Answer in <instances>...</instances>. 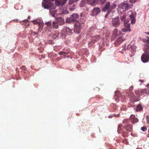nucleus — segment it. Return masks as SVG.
<instances>
[{
	"label": "nucleus",
	"instance_id": "nucleus-1",
	"mask_svg": "<svg viewBox=\"0 0 149 149\" xmlns=\"http://www.w3.org/2000/svg\"><path fill=\"white\" fill-rule=\"evenodd\" d=\"M122 125L119 124L118 127L117 132L118 133H122V135L123 137H125L127 136L128 132H131L132 130V125L127 124L124 125L123 127V128L127 130V132L124 131L122 129Z\"/></svg>",
	"mask_w": 149,
	"mask_h": 149
},
{
	"label": "nucleus",
	"instance_id": "nucleus-2",
	"mask_svg": "<svg viewBox=\"0 0 149 149\" xmlns=\"http://www.w3.org/2000/svg\"><path fill=\"white\" fill-rule=\"evenodd\" d=\"M127 95L129 96L130 97V100L132 102H135L139 100V95H138L137 92H136L135 94L132 92H127L126 93Z\"/></svg>",
	"mask_w": 149,
	"mask_h": 149
},
{
	"label": "nucleus",
	"instance_id": "nucleus-3",
	"mask_svg": "<svg viewBox=\"0 0 149 149\" xmlns=\"http://www.w3.org/2000/svg\"><path fill=\"white\" fill-rule=\"evenodd\" d=\"M118 7L120 10L122 12H124L130 8V6L127 3H123L119 4Z\"/></svg>",
	"mask_w": 149,
	"mask_h": 149
},
{
	"label": "nucleus",
	"instance_id": "nucleus-4",
	"mask_svg": "<svg viewBox=\"0 0 149 149\" xmlns=\"http://www.w3.org/2000/svg\"><path fill=\"white\" fill-rule=\"evenodd\" d=\"M120 20L118 17L112 18L111 21V25L115 27H118L120 24Z\"/></svg>",
	"mask_w": 149,
	"mask_h": 149
},
{
	"label": "nucleus",
	"instance_id": "nucleus-5",
	"mask_svg": "<svg viewBox=\"0 0 149 149\" xmlns=\"http://www.w3.org/2000/svg\"><path fill=\"white\" fill-rule=\"evenodd\" d=\"M97 1L95 0H82L80 4L81 6H84L87 3L93 6H95Z\"/></svg>",
	"mask_w": 149,
	"mask_h": 149
},
{
	"label": "nucleus",
	"instance_id": "nucleus-6",
	"mask_svg": "<svg viewBox=\"0 0 149 149\" xmlns=\"http://www.w3.org/2000/svg\"><path fill=\"white\" fill-rule=\"evenodd\" d=\"M82 28V24L77 21L74 25V31L76 33H79Z\"/></svg>",
	"mask_w": 149,
	"mask_h": 149
},
{
	"label": "nucleus",
	"instance_id": "nucleus-7",
	"mask_svg": "<svg viewBox=\"0 0 149 149\" xmlns=\"http://www.w3.org/2000/svg\"><path fill=\"white\" fill-rule=\"evenodd\" d=\"M122 33V32L120 30H118L117 29H115L113 31L111 39L114 40L118 36L120 35Z\"/></svg>",
	"mask_w": 149,
	"mask_h": 149
},
{
	"label": "nucleus",
	"instance_id": "nucleus-8",
	"mask_svg": "<svg viewBox=\"0 0 149 149\" xmlns=\"http://www.w3.org/2000/svg\"><path fill=\"white\" fill-rule=\"evenodd\" d=\"M141 60L143 63L147 62L149 60V54L145 52L141 56Z\"/></svg>",
	"mask_w": 149,
	"mask_h": 149
},
{
	"label": "nucleus",
	"instance_id": "nucleus-9",
	"mask_svg": "<svg viewBox=\"0 0 149 149\" xmlns=\"http://www.w3.org/2000/svg\"><path fill=\"white\" fill-rule=\"evenodd\" d=\"M125 40L123 36H122L118 38L115 41L114 45L115 46H118Z\"/></svg>",
	"mask_w": 149,
	"mask_h": 149
},
{
	"label": "nucleus",
	"instance_id": "nucleus-10",
	"mask_svg": "<svg viewBox=\"0 0 149 149\" xmlns=\"http://www.w3.org/2000/svg\"><path fill=\"white\" fill-rule=\"evenodd\" d=\"M101 12V10L99 8H94L92 10L91 15V16H95L99 15Z\"/></svg>",
	"mask_w": 149,
	"mask_h": 149
},
{
	"label": "nucleus",
	"instance_id": "nucleus-11",
	"mask_svg": "<svg viewBox=\"0 0 149 149\" xmlns=\"http://www.w3.org/2000/svg\"><path fill=\"white\" fill-rule=\"evenodd\" d=\"M136 49V47L135 45L131 44H130L127 45L126 49L131 52L132 53H134L135 52Z\"/></svg>",
	"mask_w": 149,
	"mask_h": 149
},
{
	"label": "nucleus",
	"instance_id": "nucleus-12",
	"mask_svg": "<svg viewBox=\"0 0 149 149\" xmlns=\"http://www.w3.org/2000/svg\"><path fill=\"white\" fill-rule=\"evenodd\" d=\"M62 33L64 35H70L72 33V30L69 27H66L63 29L62 31Z\"/></svg>",
	"mask_w": 149,
	"mask_h": 149
},
{
	"label": "nucleus",
	"instance_id": "nucleus-13",
	"mask_svg": "<svg viewBox=\"0 0 149 149\" xmlns=\"http://www.w3.org/2000/svg\"><path fill=\"white\" fill-rule=\"evenodd\" d=\"M130 120L131 123L134 124L138 122V119L134 115H132L130 117Z\"/></svg>",
	"mask_w": 149,
	"mask_h": 149
},
{
	"label": "nucleus",
	"instance_id": "nucleus-14",
	"mask_svg": "<svg viewBox=\"0 0 149 149\" xmlns=\"http://www.w3.org/2000/svg\"><path fill=\"white\" fill-rule=\"evenodd\" d=\"M67 0H56L55 5L57 6L64 4L66 2Z\"/></svg>",
	"mask_w": 149,
	"mask_h": 149
},
{
	"label": "nucleus",
	"instance_id": "nucleus-15",
	"mask_svg": "<svg viewBox=\"0 0 149 149\" xmlns=\"http://www.w3.org/2000/svg\"><path fill=\"white\" fill-rule=\"evenodd\" d=\"M121 93L118 91L115 92V98L116 101H118L120 100V97Z\"/></svg>",
	"mask_w": 149,
	"mask_h": 149
},
{
	"label": "nucleus",
	"instance_id": "nucleus-16",
	"mask_svg": "<svg viewBox=\"0 0 149 149\" xmlns=\"http://www.w3.org/2000/svg\"><path fill=\"white\" fill-rule=\"evenodd\" d=\"M130 16L131 21V24H134L136 21L135 13H132L130 15Z\"/></svg>",
	"mask_w": 149,
	"mask_h": 149
},
{
	"label": "nucleus",
	"instance_id": "nucleus-17",
	"mask_svg": "<svg viewBox=\"0 0 149 149\" xmlns=\"http://www.w3.org/2000/svg\"><path fill=\"white\" fill-rule=\"evenodd\" d=\"M100 38V36L96 35L91 37L90 40H92L93 42H94L95 43L98 41Z\"/></svg>",
	"mask_w": 149,
	"mask_h": 149
},
{
	"label": "nucleus",
	"instance_id": "nucleus-18",
	"mask_svg": "<svg viewBox=\"0 0 149 149\" xmlns=\"http://www.w3.org/2000/svg\"><path fill=\"white\" fill-rule=\"evenodd\" d=\"M56 22L58 24L61 25H63L64 23V21L63 18H58L56 19Z\"/></svg>",
	"mask_w": 149,
	"mask_h": 149
},
{
	"label": "nucleus",
	"instance_id": "nucleus-19",
	"mask_svg": "<svg viewBox=\"0 0 149 149\" xmlns=\"http://www.w3.org/2000/svg\"><path fill=\"white\" fill-rule=\"evenodd\" d=\"M129 22V20H127V21H124L125 27L126 28L127 30H129L130 31V23H127Z\"/></svg>",
	"mask_w": 149,
	"mask_h": 149
},
{
	"label": "nucleus",
	"instance_id": "nucleus-20",
	"mask_svg": "<svg viewBox=\"0 0 149 149\" xmlns=\"http://www.w3.org/2000/svg\"><path fill=\"white\" fill-rule=\"evenodd\" d=\"M110 7V3L109 2H107L105 6L103 8L102 10L103 12H105L109 9Z\"/></svg>",
	"mask_w": 149,
	"mask_h": 149
},
{
	"label": "nucleus",
	"instance_id": "nucleus-21",
	"mask_svg": "<svg viewBox=\"0 0 149 149\" xmlns=\"http://www.w3.org/2000/svg\"><path fill=\"white\" fill-rule=\"evenodd\" d=\"M45 24L47 26V29L48 31H50L52 29L51 22H48L46 23Z\"/></svg>",
	"mask_w": 149,
	"mask_h": 149
},
{
	"label": "nucleus",
	"instance_id": "nucleus-22",
	"mask_svg": "<svg viewBox=\"0 0 149 149\" xmlns=\"http://www.w3.org/2000/svg\"><path fill=\"white\" fill-rule=\"evenodd\" d=\"M74 21H75L77 19L79 18V15L77 14H73L70 16Z\"/></svg>",
	"mask_w": 149,
	"mask_h": 149
},
{
	"label": "nucleus",
	"instance_id": "nucleus-23",
	"mask_svg": "<svg viewBox=\"0 0 149 149\" xmlns=\"http://www.w3.org/2000/svg\"><path fill=\"white\" fill-rule=\"evenodd\" d=\"M31 22H33L34 24H38L39 25H40L42 23L41 20L40 19H36V20H34Z\"/></svg>",
	"mask_w": 149,
	"mask_h": 149
},
{
	"label": "nucleus",
	"instance_id": "nucleus-24",
	"mask_svg": "<svg viewBox=\"0 0 149 149\" xmlns=\"http://www.w3.org/2000/svg\"><path fill=\"white\" fill-rule=\"evenodd\" d=\"M66 22L70 24L72 22H73L74 21L73 20L72 18L70 16V17L68 18L67 19Z\"/></svg>",
	"mask_w": 149,
	"mask_h": 149
},
{
	"label": "nucleus",
	"instance_id": "nucleus-25",
	"mask_svg": "<svg viewBox=\"0 0 149 149\" xmlns=\"http://www.w3.org/2000/svg\"><path fill=\"white\" fill-rule=\"evenodd\" d=\"M58 22H56V21L53 22L52 23L53 27L55 29H58Z\"/></svg>",
	"mask_w": 149,
	"mask_h": 149
},
{
	"label": "nucleus",
	"instance_id": "nucleus-26",
	"mask_svg": "<svg viewBox=\"0 0 149 149\" xmlns=\"http://www.w3.org/2000/svg\"><path fill=\"white\" fill-rule=\"evenodd\" d=\"M143 110V108L142 106L140 104H138L136 107V111H140Z\"/></svg>",
	"mask_w": 149,
	"mask_h": 149
},
{
	"label": "nucleus",
	"instance_id": "nucleus-27",
	"mask_svg": "<svg viewBox=\"0 0 149 149\" xmlns=\"http://www.w3.org/2000/svg\"><path fill=\"white\" fill-rule=\"evenodd\" d=\"M58 54L60 55H63V56H65L64 58H65L66 56V55L68 54V53L63 51H61L58 53Z\"/></svg>",
	"mask_w": 149,
	"mask_h": 149
},
{
	"label": "nucleus",
	"instance_id": "nucleus-28",
	"mask_svg": "<svg viewBox=\"0 0 149 149\" xmlns=\"http://www.w3.org/2000/svg\"><path fill=\"white\" fill-rule=\"evenodd\" d=\"M140 92L141 95H144L145 93L148 94V93L147 92V90L146 89H144L142 90H141L140 91Z\"/></svg>",
	"mask_w": 149,
	"mask_h": 149
},
{
	"label": "nucleus",
	"instance_id": "nucleus-29",
	"mask_svg": "<svg viewBox=\"0 0 149 149\" xmlns=\"http://www.w3.org/2000/svg\"><path fill=\"white\" fill-rule=\"evenodd\" d=\"M94 43V42H93L92 40H91L88 42V45L89 47H91L93 46Z\"/></svg>",
	"mask_w": 149,
	"mask_h": 149
},
{
	"label": "nucleus",
	"instance_id": "nucleus-30",
	"mask_svg": "<svg viewBox=\"0 0 149 149\" xmlns=\"http://www.w3.org/2000/svg\"><path fill=\"white\" fill-rule=\"evenodd\" d=\"M130 120L128 119H124L123 121V123L124 124H128V123L129 122Z\"/></svg>",
	"mask_w": 149,
	"mask_h": 149
},
{
	"label": "nucleus",
	"instance_id": "nucleus-31",
	"mask_svg": "<svg viewBox=\"0 0 149 149\" xmlns=\"http://www.w3.org/2000/svg\"><path fill=\"white\" fill-rule=\"evenodd\" d=\"M116 5L115 3H113L110 6V8L111 9H113L116 7Z\"/></svg>",
	"mask_w": 149,
	"mask_h": 149
},
{
	"label": "nucleus",
	"instance_id": "nucleus-32",
	"mask_svg": "<svg viewBox=\"0 0 149 149\" xmlns=\"http://www.w3.org/2000/svg\"><path fill=\"white\" fill-rule=\"evenodd\" d=\"M125 18H126L125 15H123V16L120 17V19L121 20V21H125L124 20L125 19Z\"/></svg>",
	"mask_w": 149,
	"mask_h": 149
},
{
	"label": "nucleus",
	"instance_id": "nucleus-33",
	"mask_svg": "<svg viewBox=\"0 0 149 149\" xmlns=\"http://www.w3.org/2000/svg\"><path fill=\"white\" fill-rule=\"evenodd\" d=\"M24 22L26 24V25L27 26L29 25V23L27 19H25L24 21Z\"/></svg>",
	"mask_w": 149,
	"mask_h": 149
},
{
	"label": "nucleus",
	"instance_id": "nucleus-34",
	"mask_svg": "<svg viewBox=\"0 0 149 149\" xmlns=\"http://www.w3.org/2000/svg\"><path fill=\"white\" fill-rule=\"evenodd\" d=\"M79 0H70V3L72 4L74 2H77Z\"/></svg>",
	"mask_w": 149,
	"mask_h": 149
},
{
	"label": "nucleus",
	"instance_id": "nucleus-35",
	"mask_svg": "<svg viewBox=\"0 0 149 149\" xmlns=\"http://www.w3.org/2000/svg\"><path fill=\"white\" fill-rule=\"evenodd\" d=\"M106 0H99L98 2L101 4H103L106 2Z\"/></svg>",
	"mask_w": 149,
	"mask_h": 149
},
{
	"label": "nucleus",
	"instance_id": "nucleus-36",
	"mask_svg": "<svg viewBox=\"0 0 149 149\" xmlns=\"http://www.w3.org/2000/svg\"><path fill=\"white\" fill-rule=\"evenodd\" d=\"M122 31L123 32H125L127 31H130V30H127V29L125 27L124 28H123L122 29Z\"/></svg>",
	"mask_w": 149,
	"mask_h": 149
},
{
	"label": "nucleus",
	"instance_id": "nucleus-37",
	"mask_svg": "<svg viewBox=\"0 0 149 149\" xmlns=\"http://www.w3.org/2000/svg\"><path fill=\"white\" fill-rule=\"evenodd\" d=\"M141 130L143 131H146L147 130V128L145 127H143L141 128Z\"/></svg>",
	"mask_w": 149,
	"mask_h": 149
},
{
	"label": "nucleus",
	"instance_id": "nucleus-38",
	"mask_svg": "<svg viewBox=\"0 0 149 149\" xmlns=\"http://www.w3.org/2000/svg\"><path fill=\"white\" fill-rule=\"evenodd\" d=\"M83 13H81L80 15V19H84V18L85 15Z\"/></svg>",
	"mask_w": 149,
	"mask_h": 149
},
{
	"label": "nucleus",
	"instance_id": "nucleus-39",
	"mask_svg": "<svg viewBox=\"0 0 149 149\" xmlns=\"http://www.w3.org/2000/svg\"><path fill=\"white\" fill-rule=\"evenodd\" d=\"M73 8H72L71 7H70V10H71V11H72L73 10H74L75 8V6H74V5H73Z\"/></svg>",
	"mask_w": 149,
	"mask_h": 149
},
{
	"label": "nucleus",
	"instance_id": "nucleus-40",
	"mask_svg": "<svg viewBox=\"0 0 149 149\" xmlns=\"http://www.w3.org/2000/svg\"><path fill=\"white\" fill-rule=\"evenodd\" d=\"M21 69L22 70H25L26 69V67L24 66H22L21 68Z\"/></svg>",
	"mask_w": 149,
	"mask_h": 149
},
{
	"label": "nucleus",
	"instance_id": "nucleus-41",
	"mask_svg": "<svg viewBox=\"0 0 149 149\" xmlns=\"http://www.w3.org/2000/svg\"><path fill=\"white\" fill-rule=\"evenodd\" d=\"M137 0H130V2L134 3Z\"/></svg>",
	"mask_w": 149,
	"mask_h": 149
},
{
	"label": "nucleus",
	"instance_id": "nucleus-42",
	"mask_svg": "<svg viewBox=\"0 0 149 149\" xmlns=\"http://www.w3.org/2000/svg\"><path fill=\"white\" fill-rule=\"evenodd\" d=\"M123 49H122V50H124V51H125L126 50V49L125 48V47H126V45H124L123 46Z\"/></svg>",
	"mask_w": 149,
	"mask_h": 149
},
{
	"label": "nucleus",
	"instance_id": "nucleus-43",
	"mask_svg": "<svg viewBox=\"0 0 149 149\" xmlns=\"http://www.w3.org/2000/svg\"><path fill=\"white\" fill-rule=\"evenodd\" d=\"M94 90L96 91H98L100 90V88L98 87H96L94 88Z\"/></svg>",
	"mask_w": 149,
	"mask_h": 149
},
{
	"label": "nucleus",
	"instance_id": "nucleus-44",
	"mask_svg": "<svg viewBox=\"0 0 149 149\" xmlns=\"http://www.w3.org/2000/svg\"><path fill=\"white\" fill-rule=\"evenodd\" d=\"M147 121L148 124H149V116H147Z\"/></svg>",
	"mask_w": 149,
	"mask_h": 149
},
{
	"label": "nucleus",
	"instance_id": "nucleus-45",
	"mask_svg": "<svg viewBox=\"0 0 149 149\" xmlns=\"http://www.w3.org/2000/svg\"><path fill=\"white\" fill-rule=\"evenodd\" d=\"M132 88H133V87H132V86H131V87H130V88H129V90H130V91H128L127 92H128H128H129L130 91V93H131V92H131V91H130V90H131L132 89Z\"/></svg>",
	"mask_w": 149,
	"mask_h": 149
},
{
	"label": "nucleus",
	"instance_id": "nucleus-46",
	"mask_svg": "<svg viewBox=\"0 0 149 149\" xmlns=\"http://www.w3.org/2000/svg\"><path fill=\"white\" fill-rule=\"evenodd\" d=\"M144 81V80H141V79H140L139 80V81L141 82H143Z\"/></svg>",
	"mask_w": 149,
	"mask_h": 149
},
{
	"label": "nucleus",
	"instance_id": "nucleus-47",
	"mask_svg": "<svg viewBox=\"0 0 149 149\" xmlns=\"http://www.w3.org/2000/svg\"><path fill=\"white\" fill-rule=\"evenodd\" d=\"M147 86H149V84H148L147 85Z\"/></svg>",
	"mask_w": 149,
	"mask_h": 149
}]
</instances>
